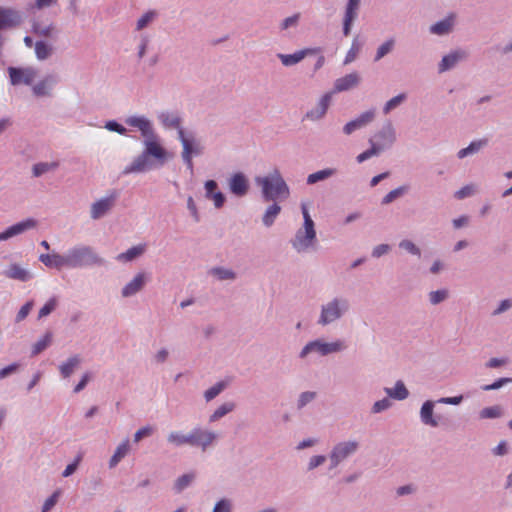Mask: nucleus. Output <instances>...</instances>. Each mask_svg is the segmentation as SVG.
<instances>
[{"label":"nucleus","instance_id":"obj_1","mask_svg":"<svg viewBox=\"0 0 512 512\" xmlns=\"http://www.w3.org/2000/svg\"><path fill=\"white\" fill-rule=\"evenodd\" d=\"M144 138L143 152L138 155L130 165L124 168L123 174L142 173L151 170L154 167V162L151 158L155 159L158 166H163L166 163L168 152L160 144L155 131L153 132V136H146Z\"/></svg>","mask_w":512,"mask_h":512},{"label":"nucleus","instance_id":"obj_2","mask_svg":"<svg viewBox=\"0 0 512 512\" xmlns=\"http://www.w3.org/2000/svg\"><path fill=\"white\" fill-rule=\"evenodd\" d=\"M255 183L261 187V195L265 202H276L290 196V188L277 168H274L266 176L255 177Z\"/></svg>","mask_w":512,"mask_h":512},{"label":"nucleus","instance_id":"obj_3","mask_svg":"<svg viewBox=\"0 0 512 512\" xmlns=\"http://www.w3.org/2000/svg\"><path fill=\"white\" fill-rule=\"evenodd\" d=\"M67 267L83 268V267H103L107 261L101 257L93 247L87 245H79L70 248L66 252Z\"/></svg>","mask_w":512,"mask_h":512},{"label":"nucleus","instance_id":"obj_4","mask_svg":"<svg viewBox=\"0 0 512 512\" xmlns=\"http://www.w3.org/2000/svg\"><path fill=\"white\" fill-rule=\"evenodd\" d=\"M351 305L348 298L335 296L322 304L317 320L319 326L325 327L342 319L350 310Z\"/></svg>","mask_w":512,"mask_h":512},{"label":"nucleus","instance_id":"obj_5","mask_svg":"<svg viewBox=\"0 0 512 512\" xmlns=\"http://www.w3.org/2000/svg\"><path fill=\"white\" fill-rule=\"evenodd\" d=\"M463 401V395L453 396V397H441L438 400H426L421 405L420 411H419V417L421 420V423L425 426L437 428L441 424H443V417L441 415H436L434 413V408L436 403L439 404H446V405H453L457 406L460 405Z\"/></svg>","mask_w":512,"mask_h":512},{"label":"nucleus","instance_id":"obj_6","mask_svg":"<svg viewBox=\"0 0 512 512\" xmlns=\"http://www.w3.org/2000/svg\"><path fill=\"white\" fill-rule=\"evenodd\" d=\"M25 14L19 9L0 5V58L7 42L5 31L18 29L24 23Z\"/></svg>","mask_w":512,"mask_h":512},{"label":"nucleus","instance_id":"obj_7","mask_svg":"<svg viewBox=\"0 0 512 512\" xmlns=\"http://www.w3.org/2000/svg\"><path fill=\"white\" fill-rule=\"evenodd\" d=\"M347 345L344 340L337 339L332 342H325L323 339L309 341L300 351L299 358L305 359L309 354L316 353L321 357L344 351Z\"/></svg>","mask_w":512,"mask_h":512},{"label":"nucleus","instance_id":"obj_8","mask_svg":"<svg viewBox=\"0 0 512 512\" xmlns=\"http://www.w3.org/2000/svg\"><path fill=\"white\" fill-rule=\"evenodd\" d=\"M182 144V160L186 164L188 170H190L191 174L194 171V165L192 161L193 156H200L203 154L204 147L201 145L200 141L197 140L192 132L186 133L184 130L179 131V138Z\"/></svg>","mask_w":512,"mask_h":512},{"label":"nucleus","instance_id":"obj_9","mask_svg":"<svg viewBox=\"0 0 512 512\" xmlns=\"http://www.w3.org/2000/svg\"><path fill=\"white\" fill-rule=\"evenodd\" d=\"M396 141V131L391 121H386L381 129L376 132L369 143H374L381 151L390 149Z\"/></svg>","mask_w":512,"mask_h":512},{"label":"nucleus","instance_id":"obj_10","mask_svg":"<svg viewBox=\"0 0 512 512\" xmlns=\"http://www.w3.org/2000/svg\"><path fill=\"white\" fill-rule=\"evenodd\" d=\"M219 435L211 430L203 429L200 426L190 431L191 447H198L205 452L218 440Z\"/></svg>","mask_w":512,"mask_h":512},{"label":"nucleus","instance_id":"obj_11","mask_svg":"<svg viewBox=\"0 0 512 512\" xmlns=\"http://www.w3.org/2000/svg\"><path fill=\"white\" fill-rule=\"evenodd\" d=\"M119 196L116 190L103 197L91 205L90 216L92 219L97 220L104 217L115 205V202Z\"/></svg>","mask_w":512,"mask_h":512},{"label":"nucleus","instance_id":"obj_12","mask_svg":"<svg viewBox=\"0 0 512 512\" xmlns=\"http://www.w3.org/2000/svg\"><path fill=\"white\" fill-rule=\"evenodd\" d=\"M230 192L236 197H244L249 191V180L242 172L234 173L228 180Z\"/></svg>","mask_w":512,"mask_h":512},{"label":"nucleus","instance_id":"obj_13","mask_svg":"<svg viewBox=\"0 0 512 512\" xmlns=\"http://www.w3.org/2000/svg\"><path fill=\"white\" fill-rule=\"evenodd\" d=\"M316 240V233L298 229L294 238L291 240V245L298 253H301L312 247Z\"/></svg>","mask_w":512,"mask_h":512},{"label":"nucleus","instance_id":"obj_14","mask_svg":"<svg viewBox=\"0 0 512 512\" xmlns=\"http://www.w3.org/2000/svg\"><path fill=\"white\" fill-rule=\"evenodd\" d=\"M8 73L10 76V82L16 86L19 84L30 85L36 76V71L33 68H18L9 67Z\"/></svg>","mask_w":512,"mask_h":512},{"label":"nucleus","instance_id":"obj_15","mask_svg":"<svg viewBox=\"0 0 512 512\" xmlns=\"http://www.w3.org/2000/svg\"><path fill=\"white\" fill-rule=\"evenodd\" d=\"M468 58V53L463 49H456L444 55L438 64V72L444 73L453 69L460 61Z\"/></svg>","mask_w":512,"mask_h":512},{"label":"nucleus","instance_id":"obj_16","mask_svg":"<svg viewBox=\"0 0 512 512\" xmlns=\"http://www.w3.org/2000/svg\"><path fill=\"white\" fill-rule=\"evenodd\" d=\"M36 226L37 221L33 218H28L26 220L18 222L0 233V241H6L14 236L20 235L30 229H33Z\"/></svg>","mask_w":512,"mask_h":512},{"label":"nucleus","instance_id":"obj_17","mask_svg":"<svg viewBox=\"0 0 512 512\" xmlns=\"http://www.w3.org/2000/svg\"><path fill=\"white\" fill-rule=\"evenodd\" d=\"M375 118V110L371 109L363 112L356 119L349 121L343 127V133L345 135H351L356 130H359L369 123H371Z\"/></svg>","mask_w":512,"mask_h":512},{"label":"nucleus","instance_id":"obj_18","mask_svg":"<svg viewBox=\"0 0 512 512\" xmlns=\"http://www.w3.org/2000/svg\"><path fill=\"white\" fill-rule=\"evenodd\" d=\"M361 0H348L343 18V34L349 36L354 21L358 17V10Z\"/></svg>","mask_w":512,"mask_h":512},{"label":"nucleus","instance_id":"obj_19","mask_svg":"<svg viewBox=\"0 0 512 512\" xmlns=\"http://www.w3.org/2000/svg\"><path fill=\"white\" fill-rule=\"evenodd\" d=\"M361 82L358 72L349 73L335 80L331 93H341L356 88Z\"/></svg>","mask_w":512,"mask_h":512},{"label":"nucleus","instance_id":"obj_20","mask_svg":"<svg viewBox=\"0 0 512 512\" xmlns=\"http://www.w3.org/2000/svg\"><path fill=\"white\" fill-rule=\"evenodd\" d=\"M331 98H332V93H325L320 98L317 105L314 108H312L306 112V114L303 117V120L308 119L311 121H317V120L322 119L325 116V114L330 106Z\"/></svg>","mask_w":512,"mask_h":512},{"label":"nucleus","instance_id":"obj_21","mask_svg":"<svg viewBox=\"0 0 512 512\" xmlns=\"http://www.w3.org/2000/svg\"><path fill=\"white\" fill-rule=\"evenodd\" d=\"M359 443L355 440L339 442L333 446L331 452L342 462L357 452Z\"/></svg>","mask_w":512,"mask_h":512},{"label":"nucleus","instance_id":"obj_22","mask_svg":"<svg viewBox=\"0 0 512 512\" xmlns=\"http://www.w3.org/2000/svg\"><path fill=\"white\" fill-rule=\"evenodd\" d=\"M318 51V49L315 48H305L299 51H296L293 54H282L278 53L277 57L280 59L281 63L286 66L290 67L293 65L298 64L301 62L306 56L314 54Z\"/></svg>","mask_w":512,"mask_h":512},{"label":"nucleus","instance_id":"obj_23","mask_svg":"<svg viewBox=\"0 0 512 512\" xmlns=\"http://www.w3.org/2000/svg\"><path fill=\"white\" fill-rule=\"evenodd\" d=\"M125 123L131 127L138 128L143 137L153 136L154 128L149 119L144 116H130Z\"/></svg>","mask_w":512,"mask_h":512},{"label":"nucleus","instance_id":"obj_24","mask_svg":"<svg viewBox=\"0 0 512 512\" xmlns=\"http://www.w3.org/2000/svg\"><path fill=\"white\" fill-rule=\"evenodd\" d=\"M145 284L146 274L144 272H140L122 288L121 295L123 297L134 296L144 288Z\"/></svg>","mask_w":512,"mask_h":512},{"label":"nucleus","instance_id":"obj_25","mask_svg":"<svg viewBox=\"0 0 512 512\" xmlns=\"http://www.w3.org/2000/svg\"><path fill=\"white\" fill-rule=\"evenodd\" d=\"M67 256L66 253L61 255L58 253L53 254H41L39 261L49 268H56L58 270L63 267H67Z\"/></svg>","mask_w":512,"mask_h":512},{"label":"nucleus","instance_id":"obj_26","mask_svg":"<svg viewBox=\"0 0 512 512\" xmlns=\"http://www.w3.org/2000/svg\"><path fill=\"white\" fill-rule=\"evenodd\" d=\"M3 275L9 279L19 280L26 282L31 279L29 271L21 267L19 264H11L6 270L3 271Z\"/></svg>","mask_w":512,"mask_h":512},{"label":"nucleus","instance_id":"obj_27","mask_svg":"<svg viewBox=\"0 0 512 512\" xmlns=\"http://www.w3.org/2000/svg\"><path fill=\"white\" fill-rule=\"evenodd\" d=\"M158 119L161 122V124L166 128H174L177 129V132L179 133L180 130H184L181 127L182 119L181 117L173 112L164 111L161 112L158 115Z\"/></svg>","mask_w":512,"mask_h":512},{"label":"nucleus","instance_id":"obj_28","mask_svg":"<svg viewBox=\"0 0 512 512\" xmlns=\"http://www.w3.org/2000/svg\"><path fill=\"white\" fill-rule=\"evenodd\" d=\"M57 79L53 75L46 76L43 80L38 82L33 87V93L36 96H48L50 95V90L56 84Z\"/></svg>","mask_w":512,"mask_h":512},{"label":"nucleus","instance_id":"obj_29","mask_svg":"<svg viewBox=\"0 0 512 512\" xmlns=\"http://www.w3.org/2000/svg\"><path fill=\"white\" fill-rule=\"evenodd\" d=\"M82 358L80 355H73L64 363L59 366L60 374L63 378H69L75 369L81 364Z\"/></svg>","mask_w":512,"mask_h":512},{"label":"nucleus","instance_id":"obj_30","mask_svg":"<svg viewBox=\"0 0 512 512\" xmlns=\"http://www.w3.org/2000/svg\"><path fill=\"white\" fill-rule=\"evenodd\" d=\"M452 27L453 18L447 17L432 24L429 28V31L431 34L443 36L449 34L452 31Z\"/></svg>","mask_w":512,"mask_h":512},{"label":"nucleus","instance_id":"obj_31","mask_svg":"<svg viewBox=\"0 0 512 512\" xmlns=\"http://www.w3.org/2000/svg\"><path fill=\"white\" fill-rule=\"evenodd\" d=\"M281 210H282V208L278 203L273 202L272 204H270L266 208V210L262 216L263 225L265 227H271L274 224L278 215L280 214Z\"/></svg>","mask_w":512,"mask_h":512},{"label":"nucleus","instance_id":"obj_32","mask_svg":"<svg viewBox=\"0 0 512 512\" xmlns=\"http://www.w3.org/2000/svg\"><path fill=\"white\" fill-rule=\"evenodd\" d=\"M384 390L390 398L399 401L405 400L409 396V391L401 380H398L393 388H385Z\"/></svg>","mask_w":512,"mask_h":512},{"label":"nucleus","instance_id":"obj_33","mask_svg":"<svg viewBox=\"0 0 512 512\" xmlns=\"http://www.w3.org/2000/svg\"><path fill=\"white\" fill-rule=\"evenodd\" d=\"M167 442L174 447L191 446L190 431L187 434L180 431H172L167 436Z\"/></svg>","mask_w":512,"mask_h":512},{"label":"nucleus","instance_id":"obj_34","mask_svg":"<svg viewBox=\"0 0 512 512\" xmlns=\"http://www.w3.org/2000/svg\"><path fill=\"white\" fill-rule=\"evenodd\" d=\"M130 450L129 440L126 439L120 443L115 449L114 454L109 460V468H114L128 454Z\"/></svg>","mask_w":512,"mask_h":512},{"label":"nucleus","instance_id":"obj_35","mask_svg":"<svg viewBox=\"0 0 512 512\" xmlns=\"http://www.w3.org/2000/svg\"><path fill=\"white\" fill-rule=\"evenodd\" d=\"M337 170L335 168H325L317 172L308 175L306 182L308 185L316 184L320 181H325L328 178L334 176Z\"/></svg>","mask_w":512,"mask_h":512},{"label":"nucleus","instance_id":"obj_36","mask_svg":"<svg viewBox=\"0 0 512 512\" xmlns=\"http://www.w3.org/2000/svg\"><path fill=\"white\" fill-rule=\"evenodd\" d=\"M236 407L234 402H225L220 405L210 416L209 422L213 423L226 416L228 413L232 412Z\"/></svg>","mask_w":512,"mask_h":512},{"label":"nucleus","instance_id":"obj_37","mask_svg":"<svg viewBox=\"0 0 512 512\" xmlns=\"http://www.w3.org/2000/svg\"><path fill=\"white\" fill-rule=\"evenodd\" d=\"M143 253L144 247L142 245H137L129 248L126 252L118 254L116 259L118 261L129 262L141 256Z\"/></svg>","mask_w":512,"mask_h":512},{"label":"nucleus","instance_id":"obj_38","mask_svg":"<svg viewBox=\"0 0 512 512\" xmlns=\"http://www.w3.org/2000/svg\"><path fill=\"white\" fill-rule=\"evenodd\" d=\"M209 274L215 276L217 279L223 280H235L237 275L232 269L225 267H213L210 269Z\"/></svg>","mask_w":512,"mask_h":512},{"label":"nucleus","instance_id":"obj_39","mask_svg":"<svg viewBox=\"0 0 512 512\" xmlns=\"http://www.w3.org/2000/svg\"><path fill=\"white\" fill-rule=\"evenodd\" d=\"M53 334L51 331H47L45 335L39 339L32 347L31 354L36 356L43 352L52 342Z\"/></svg>","mask_w":512,"mask_h":512},{"label":"nucleus","instance_id":"obj_40","mask_svg":"<svg viewBox=\"0 0 512 512\" xmlns=\"http://www.w3.org/2000/svg\"><path fill=\"white\" fill-rule=\"evenodd\" d=\"M395 47V39L389 38L384 43H382L376 51V54L374 56V62L380 61L383 57H385L387 54L391 53Z\"/></svg>","mask_w":512,"mask_h":512},{"label":"nucleus","instance_id":"obj_41","mask_svg":"<svg viewBox=\"0 0 512 512\" xmlns=\"http://www.w3.org/2000/svg\"><path fill=\"white\" fill-rule=\"evenodd\" d=\"M361 48L362 43L359 41V36H355L352 40L351 47L345 56L344 65L352 63L357 58Z\"/></svg>","mask_w":512,"mask_h":512},{"label":"nucleus","instance_id":"obj_42","mask_svg":"<svg viewBox=\"0 0 512 512\" xmlns=\"http://www.w3.org/2000/svg\"><path fill=\"white\" fill-rule=\"evenodd\" d=\"M57 167V162H39L33 165L32 173L34 177H40L49 171L55 170Z\"/></svg>","mask_w":512,"mask_h":512},{"label":"nucleus","instance_id":"obj_43","mask_svg":"<svg viewBox=\"0 0 512 512\" xmlns=\"http://www.w3.org/2000/svg\"><path fill=\"white\" fill-rule=\"evenodd\" d=\"M408 190H409L408 185H402V186H399V187L391 190L388 194H386L382 198L381 204L388 205V204L392 203L395 199L403 196Z\"/></svg>","mask_w":512,"mask_h":512},{"label":"nucleus","instance_id":"obj_44","mask_svg":"<svg viewBox=\"0 0 512 512\" xmlns=\"http://www.w3.org/2000/svg\"><path fill=\"white\" fill-rule=\"evenodd\" d=\"M195 479L194 473L183 474L178 477L174 483V490L176 493H181L184 489L191 485Z\"/></svg>","mask_w":512,"mask_h":512},{"label":"nucleus","instance_id":"obj_45","mask_svg":"<svg viewBox=\"0 0 512 512\" xmlns=\"http://www.w3.org/2000/svg\"><path fill=\"white\" fill-rule=\"evenodd\" d=\"M35 54L38 60H46L52 54V47L45 41H37L35 43Z\"/></svg>","mask_w":512,"mask_h":512},{"label":"nucleus","instance_id":"obj_46","mask_svg":"<svg viewBox=\"0 0 512 512\" xmlns=\"http://www.w3.org/2000/svg\"><path fill=\"white\" fill-rule=\"evenodd\" d=\"M54 24H49L48 26L42 27L39 22H33L32 23V32L41 37H52L53 32L55 31Z\"/></svg>","mask_w":512,"mask_h":512},{"label":"nucleus","instance_id":"obj_47","mask_svg":"<svg viewBox=\"0 0 512 512\" xmlns=\"http://www.w3.org/2000/svg\"><path fill=\"white\" fill-rule=\"evenodd\" d=\"M227 387V383L224 381H219L209 389L204 392V398L206 402L212 401L216 398L225 388Z\"/></svg>","mask_w":512,"mask_h":512},{"label":"nucleus","instance_id":"obj_48","mask_svg":"<svg viewBox=\"0 0 512 512\" xmlns=\"http://www.w3.org/2000/svg\"><path fill=\"white\" fill-rule=\"evenodd\" d=\"M501 416H502V408L499 405L485 407L479 413V417L481 419H495V418H499Z\"/></svg>","mask_w":512,"mask_h":512},{"label":"nucleus","instance_id":"obj_49","mask_svg":"<svg viewBox=\"0 0 512 512\" xmlns=\"http://www.w3.org/2000/svg\"><path fill=\"white\" fill-rule=\"evenodd\" d=\"M406 97L407 96L405 93H400V94L394 96L393 98H391L390 100H388L383 107V113L384 114L390 113L393 109H395L399 105H401L406 100Z\"/></svg>","mask_w":512,"mask_h":512},{"label":"nucleus","instance_id":"obj_50","mask_svg":"<svg viewBox=\"0 0 512 512\" xmlns=\"http://www.w3.org/2000/svg\"><path fill=\"white\" fill-rule=\"evenodd\" d=\"M301 18L300 13H295L289 17H286L279 24V28L281 31H286L290 28H296L299 25V21Z\"/></svg>","mask_w":512,"mask_h":512},{"label":"nucleus","instance_id":"obj_51","mask_svg":"<svg viewBox=\"0 0 512 512\" xmlns=\"http://www.w3.org/2000/svg\"><path fill=\"white\" fill-rule=\"evenodd\" d=\"M429 302L432 305H438L444 302L449 297V291L447 289H439L431 291L429 294Z\"/></svg>","mask_w":512,"mask_h":512},{"label":"nucleus","instance_id":"obj_52","mask_svg":"<svg viewBox=\"0 0 512 512\" xmlns=\"http://www.w3.org/2000/svg\"><path fill=\"white\" fill-rule=\"evenodd\" d=\"M157 16L156 11L150 10L143 14L136 23V30L141 31L146 28Z\"/></svg>","mask_w":512,"mask_h":512},{"label":"nucleus","instance_id":"obj_53","mask_svg":"<svg viewBox=\"0 0 512 512\" xmlns=\"http://www.w3.org/2000/svg\"><path fill=\"white\" fill-rule=\"evenodd\" d=\"M399 248L407 251L411 255L421 257V250L420 248L411 240L409 239H403L399 242Z\"/></svg>","mask_w":512,"mask_h":512},{"label":"nucleus","instance_id":"obj_54","mask_svg":"<svg viewBox=\"0 0 512 512\" xmlns=\"http://www.w3.org/2000/svg\"><path fill=\"white\" fill-rule=\"evenodd\" d=\"M371 147L357 156V162L362 163L373 156H378L382 151L374 143H370Z\"/></svg>","mask_w":512,"mask_h":512},{"label":"nucleus","instance_id":"obj_55","mask_svg":"<svg viewBox=\"0 0 512 512\" xmlns=\"http://www.w3.org/2000/svg\"><path fill=\"white\" fill-rule=\"evenodd\" d=\"M317 396V393L314 391H305L299 395L297 400V408L299 410L303 409L307 404L312 402Z\"/></svg>","mask_w":512,"mask_h":512},{"label":"nucleus","instance_id":"obj_56","mask_svg":"<svg viewBox=\"0 0 512 512\" xmlns=\"http://www.w3.org/2000/svg\"><path fill=\"white\" fill-rule=\"evenodd\" d=\"M206 198L213 201L216 209L222 208L226 202V196L219 190L212 192L210 195L206 196Z\"/></svg>","mask_w":512,"mask_h":512},{"label":"nucleus","instance_id":"obj_57","mask_svg":"<svg viewBox=\"0 0 512 512\" xmlns=\"http://www.w3.org/2000/svg\"><path fill=\"white\" fill-rule=\"evenodd\" d=\"M57 306V299L55 297L49 299L44 306L39 310L38 317L43 318L51 314Z\"/></svg>","mask_w":512,"mask_h":512},{"label":"nucleus","instance_id":"obj_58","mask_svg":"<svg viewBox=\"0 0 512 512\" xmlns=\"http://www.w3.org/2000/svg\"><path fill=\"white\" fill-rule=\"evenodd\" d=\"M488 140L487 139H479L472 141L467 147L468 156L477 154L482 148L487 146Z\"/></svg>","mask_w":512,"mask_h":512},{"label":"nucleus","instance_id":"obj_59","mask_svg":"<svg viewBox=\"0 0 512 512\" xmlns=\"http://www.w3.org/2000/svg\"><path fill=\"white\" fill-rule=\"evenodd\" d=\"M392 405V402L390 401L389 398H383L381 400H378L376 401L372 408H371V413L373 414H377V413H381L387 409H389Z\"/></svg>","mask_w":512,"mask_h":512},{"label":"nucleus","instance_id":"obj_60","mask_svg":"<svg viewBox=\"0 0 512 512\" xmlns=\"http://www.w3.org/2000/svg\"><path fill=\"white\" fill-rule=\"evenodd\" d=\"M212 512H232V502L230 499L223 498L216 502Z\"/></svg>","mask_w":512,"mask_h":512},{"label":"nucleus","instance_id":"obj_61","mask_svg":"<svg viewBox=\"0 0 512 512\" xmlns=\"http://www.w3.org/2000/svg\"><path fill=\"white\" fill-rule=\"evenodd\" d=\"M512 383V378L503 377L494 381L492 384H487L482 387L484 391L498 390L505 384Z\"/></svg>","mask_w":512,"mask_h":512},{"label":"nucleus","instance_id":"obj_62","mask_svg":"<svg viewBox=\"0 0 512 512\" xmlns=\"http://www.w3.org/2000/svg\"><path fill=\"white\" fill-rule=\"evenodd\" d=\"M107 130L111 131V132H116L120 135H125L127 133V129L122 125L120 124L119 122H117L116 120H109L105 123V126H104Z\"/></svg>","mask_w":512,"mask_h":512},{"label":"nucleus","instance_id":"obj_63","mask_svg":"<svg viewBox=\"0 0 512 512\" xmlns=\"http://www.w3.org/2000/svg\"><path fill=\"white\" fill-rule=\"evenodd\" d=\"M474 193H475V187H474V185L470 184V185H465L464 187H462L461 189L456 191L454 196H455V198L461 200V199H465L467 197L472 196Z\"/></svg>","mask_w":512,"mask_h":512},{"label":"nucleus","instance_id":"obj_64","mask_svg":"<svg viewBox=\"0 0 512 512\" xmlns=\"http://www.w3.org/2000/svg\"><path fill=\"white\" fill-rule=\"evenodd\" d=\"M327 460V457L325 455H315L312 456L308 462L307 470L312 471L319 466L323 465Z\"/></svg>","mask_w":512,"mask_h":512}]
</instances>
